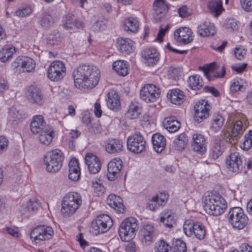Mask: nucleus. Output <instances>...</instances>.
I'll use <instances>...</instances> for the list:
<instances>
[{
	"instance_id": "53",
	"label": "nucleus",
	"mask_w": 252,
	"mask_h": 252,
	"mask_svg": "<svg viewBox=\"0 0 252 252\" xmlns=\"http://www.w3.org/2000/svg\"><path fill=\"white\" fill-rule=\"evenodd\" d=\"M61 41L60 35L59 33L50 34L47 37L46 42L48 45H55L58 44Z\"/></svg>"
},
{
	"instance_id": "21",
	"label": "nucleus",
	"mask_w": 252,
	"mask_h": 252,
	"mask_svg": "<svg viewBox=\"0 0 252 252\" xmlns=\"http://www.w3.org/2000/svg\"><path fill=\"white\" fill-rule=\"evenodd\" d=\"M142 57L145 59V63L147 65L153 66L159 60V54L153 48L145 49L142 53Z\"/></svg>"
},
{
	"instance_id": "44",
	"label": "nucleus",
	"mask_w": 252,
	"mask_h": 252,
	"mask_svg": "<svg viewBox=\"0 0 252 252\" xmlns=\"http://www.w3.org/2000/svg\"><path fill=\"white\" fill-rule=\"evenodd\" d=\"M124 30L132 32H136L138 30V21L133 18H128L125 22Z\"/></svg>"
},
{
	"instance_id": "39",
	"label": "nucleus",
	"mask_w": 252,
	"mask_h": 252,
	"mask_svg": "<svg viewBox=\"0 0 252 252\" xmlns=\"http://www.w3.org/2000/svg\"><path fill=\"white\" fill-rule=\"evenodd\" d=\"M188 137L185 133H182L176 137L174 140V149L182 151L186 147Z\"/></svg>"
},
{
	"instance_id": "42",
	"label": "nucleus",
	"mask_w": 252,
	"mask_h": 252,
	"mask_svg": "<svg viewBox=\"0 0 252 252\" xmlns=\"http://www.w3.org/2000/svg\"><path fill=\"white\" fill-rule=\"evenodd\" d=\"M140 114V109L138 104L131 102L126 112V117L130 119H134L138 118Z\"/></svg>"
},
{
	"instance_id": "32",
	"label": "nucleus",
	"mask_w": 252,
	"mask_h": 252,
	"mask_svg": "<svg viewBox=\"0 0 252 252\" xmlns=\"http://www.w3.org/2000/svg\"><path fill=\"white\" fill-rule=\"evenodd\" d=\"M117 44L118 49L122 53L128 54L133 51V42L129 38L118 39Z\"/></svg>"
},
{
	"instance_id": "14",
	"label": "nucleus",
	"mask_w": 252,
	"mask_h": 252,
	"mask_svg": "<svg viewBox=\"0 0 252 252\" xmlns=\"http://www.w3.org/2000/svg\"><path fill=\"white\" fill-rule=\"evenodd\" d=\"M210 108V106L207 101L201 100L197 102L194 107L195 111L194 121L199 123L208 118L209 116V111Z\"/></svg>"
},
{
	"instance_id": "8",
	"label": "nucleus",
	"mask_w": 252,
	"mask_h": 252,
	"mask_svg": "<svg viewBox=\"0 0 252 252\" xmlns=\"http://www.w3.org/2000/svg\"><path fill=\"white\" fill-rule=\"evenodd\" d=\"M113 225V220L111 217L102 214L98 216L91 224L92 232L95 235L107 232Z\"/></svg>"
},
{
	"instance_id": "36",
	"label": "nucleus",
	"mask_w": 252,
	"mask_h": 252,
	"mask_svg": "<svg viewBox=\"0 0 252 252\" xmlns=\"http://www.w3.org/2000/svg\"><path fill=\"white\" fill-rule=\"evenodd\" d=\"M63 26L66 29H72L74 27L79 29L83 27V24L81 21L76 20L73 15L68 14L66 17Z\"/></svg>"
},
{
	"instance_id": "22",
	"label": "nucleus",
	"mask_w": 252,
	"mask_h": 252,
	"mask_svg": "<svg viewBox=\"0 0 252 252\" xmlns=\"http://www.w3.org/2000/svg\"><path fill=\"white\" fill-rule=\"evenodd\" d=\"M167 198L168 196L165 193L161 192L159 195L154 196L147 203L146 207L150 210L155 211L164 205Z\"/></svg>"
},
{
	"instance_id": "51",
	"label": "nucleus",
	"mask_w": 252,
	"mask_h": 252,
	"mask_svg": "<svg viewBox=\"0 0 252 252\" xmlns=\"http://www.w3.org/2000/svg\"><path fill=\"white\" fill-rule=\"evenodd\" d=\"M40 228L42 230V234L44 237V240L50 239L54 234L52 228L46 225H39Z\"/></svg>"
},
{
	"instance_id": "17",
	"label": "nucleus",
	"mask_w": 252,
	"mask_h": 252,
	"mask_svg": "<svg viewBox=\"0 0 252 252\" xmlns=\"http://www.w3.org/2000/svg\"><path fill=\"white\" fill-rule=\"evenodd\" d=\"M242 126V121H236L233 125L231 132L230 133L229 131H226L224 133L226 141L231 144L236 143L238 138L243 133Z\"/></svg>"
},
{
	"instance_id": "63",
	"label": "nucleus",
	"mask_w": 252,
	"mask_h": 252,
	"mask_svg": "<svg viewBox=\"0 0 252 252\" xmlns=\"http://www.w3.org/2000/svg\"><path fill=\"white\" fill-rule=\"evenodd\" d=\"M168 28L169 26L168 25H166L164 28H163L161 26H160L158 32L157 34L156 39L159 41L160 42H161L163 40V37L164 36L166 31L168 30Z\"/></svg>"
},
{
	"instance_id": "1",
	"label": "nucleus",
	"mask_w": 252,
	"mask_h": 252,
	"mask_svg": "<svg viewBox=\"0 0 252 252\" xmlns=\"http://www.w3.org/2000/svg\"><path fill=\"white\" fill-rule=\"evenodd\" d=\"M100 71L93 65L82 64L73 72L74 85L76 87L92 89L98 83Z\"/></svg>"
},
{
	"instance_id": "29",
	"label": "nucleus",
	"mask_w": 252,
	"mask_h": 252,
	"mask_svg": "<svg viewBox=\"0 0 252 252\" xmlns=\"http://www.w3.org/2000/svg\"><path fill=\"white\" fill-rule=\"evenodd\" d=\"M108 99L106 100L108 107L115 111H118L121 107L119 95L116 91H110L107 94Z\"/></svg>"
},
{
	"instance_id": "11",
	"label": "nucleus",
	"mask_w": 252,
	"mask_h": 252,
	"mask_svg": "<svg viewBox=\"0 0 252 252\" xmlns=\"http://www.w3.org/2000/svg\"><path fill=\"white\" fill-rule=\"evenodd\" d=\"M160 89L153 84H146L140 91V98L147 103L153 102L159 97Z\"/></svg>"
},
{
	"instance_id": "26",
	"label": "nucleus",
	"mask_w": 252,
	"mask_h": 252,
	"mask_svg": "<svg viewBox=\"0 0 252 252\" xmlns=\"http://www.w3.org/2000/svg\"><path fill=\"white\" fill-rule=\"evenodd\" d=\"M152 142L154 150L158 153H161L165 148V138L159 133H156L153 135Z\"/></svg>"
},
{
	"instance_id": "24",
	"label": "nucleus",
	"mask_w": 252,
	"mask_h": 252,
	"mask_svg": "<svg viewBox=\"0 0 252 252\" xmlns=\"http://www.w3.org/2000/svg\"><path fill=\"white\" fill-rule=\"evenodd\" d=\"M29 91L28 99L30 101L38 106H42L44 103V100L40 89L37 87H31Z\"/></svg>"
},
{
	"instance_id": "23",
	"label": "nucleus",
	"mask_w": 252,
	"mask_h": 252,
	"mask_svg": "<svg viewBox=\"0 0 252 252\" xmlns=\"http://www.w3.org/2000/svg\"><path fill=\"white\" fill-rule=\"evenodd\" d=\"M49 125H46L44 117L42 115H37L33 117L31 123V129L34 134L40 133Z\"/></svg>"
},
{
	"instance_id": "33",
	"label": "nucleus",
	"mask_w": 252,
	"mask_h": 252,
	"mask_svg": "<svg viewBox=\"0 0 252 252\" xmlns=\"http://www.w3.org/2000/svg\"><path fill=\"white\" fill-rule=\"evenodd\" d=\"M197 33L204 37L214 35L215 33L214 26L210 22H204L198 26Z\"/></svg>"
},
{
	"instance_id": "19",
	"label": "nucleus",
	"mask_w": 252,
	"mask_h": 252,
	"mask_svg": "<svg viewBox=\"0 0 252 252\" xmlns=\"http://www.w3.org/2000/svg\"><path fill=\"white\" fill-rule=\"evenodd\" d=\"M224 198L219 193L210 192L208 195H204L203 197L202 202L203 204V208L205 212H211L210 209L211 205L218 203L220 205L221 201H223Z\"/></svg>"
},
{
	"instance_id": "54",
	"label": "nucleus",
	"mask_w": 252,
	"mask_h": 252,
	"mask_svg": "<svg viewBox=\"0 0 252 252\" xmlns=\"http://www.w3.org/2000/svg\"><path fill=\"white\" fill-rule=\"evenodd\" d=\"M224 26L226 29H230L233 31H236L238 29V22L233 18L226 20Z\"/></svg>"
},
{
	"instance_id": "49",
	"label": "nucleus",
	"mask_w": 252,
	"mask_h": 252,
	"mask_svg": "<svg viewBox=\"0 0 252 252\" xmlns=\"http://www.w3.org/2000/svg\"><path fill=\"white\" fill-rule=\"evenodd\" d=\"M223 152L222 148L220 143H215L212 147L210 155L213 159H217L220 156Z\"/></svg>"
},
{
	"instance_id": "43",
	"label": "nucleus",
	"mask_w": 252,
	"mask_h": 252,
	"mask_svg": "<svg viewBox=\"0 0 252 252\" xmlns=\"http://www.w3.org/2000/svg\"><path fill=\"white\" fill-rule=\"evenodd\" d=\"M224 119L220 115L215 114L212 118L211 129L214 131H220L224 124Z\"/></svg>"
},
{
	"instance_id": "46",
	"label": "nucleus",
	"mask_w": 252,
	"mask_h": 252,
	"mask_svg": "<svg viewBox=\"0 0 252 252\" xmlns=\"http://www.w3.org/2000/svg\"><path fill=\"white\" fill-rule=\"evenodd\" d=\"M252 147V130H250L247 134L244 136V141L241 148L244 150L247 151Z\"/></svg>"
},
{
	"instance_id": "15",
	"label": "nucleus",
	"mask_w": 252,
	"mask_h": 252,
	"mask_svg": "<svg viewBox=\"0 0 252 252\" xmlns=\"http://www.w3.org/2000/svg\"><path fill=\"white\" fill-rule=\"evenodd\" d=\"M122 164V160L119 158H115L108 163L107 177L109 181H114L119 176Z\"/></svg>"
},
{
	"instance_id": "6",
	"label": "nucleus",
	"mask_w": 252,
	"mask_h": 252,
	"mask_svg": "<svg viewBox=\"0 0 252 252\" xmlns=\"http://www.w3.org/2000/svg\"><path fill=\"white\" fill-rule=\"evenodd\" d=\"M185 233L188 236L194 235L196 239L201 240L206 235L205 226L200 222L186 220L183 226Z\"/></svg>"
},
{
	"instance_id": "30",
	"label": "nucleus",
	"mask_w": 252,
	"mask_h": 252,
	"mask_svg": "<svg viewBox=\"0 0 252 252\" xmlns=\"http://www.w3.org/2000/svg\"><path fill=\"white\" fill-rule=\"evenodd\" d=\"M123 142L121 140L116 139L108 140L105 145V150L110 154H114L121 152L123 150Z\"/></svg>"
},
{
	"instance_id": "2",
	"label": "nucleus",
	"mask_w": 252,
	"mask_h": 252,
	"mask_svg": "<svg viewBox=\"0 0 252 252\" xmlns=\"http://www.w3.org/2000/svg\"><path fill=\"white\" fill-rule=\"evenodd\" d=\"M82 204L81 196L76 192H69L63 197L61 212L64 216L73 214Z\"/></svg>"
},
{
	"instance_id": "18",
	"label": "nucleus",
	"mask_w": 252,
	"mask_h": 252,
	"mask_svg": "<svg viewBox=\"0 0 252 252\" xmlns=\"http://www.w3.org/2000/svg\"><path fill=\"white\" fill-rule=\"evenodd\" d=\"M191 30L187 27H181L174 32V38L180 43L187 44L191 42L193 38Z\"/></svg>"
},
{
	"instance_id": "58",
	"label": "nucleus",
	"mask_w": 252,
	"mask_h": 252,
	"mask_svg": "<svg viewBox=\"0 0 252 252\" xmlns=\"http://www.w3.org/2000/svg\"><path fill=\"white\" fill-rule=\"evenodd\" d=\"M39 207L40 204L38 202V200L36 199L33 200L30 199L27 205V207L29 212H35L37 210Z\"/></svg>"
},
{
	"instance_id": "38",
	"label": "nucleus",
	"mask_w": 252,
	"mask_h": 252,
	"mask_svg": "<svg viewBox=\"0 0 252 252\" xmlns=\"http://www.w3.org/2000/svg\"><path fill=\"white\" fill-rule=\"evenodd\" d=\"M39 23L42 28L47 29L53 25L54 20L50 13L44 12L41 14Z\"/></svg>"
},
{
	"instance_id": "59",
	"label": "nucleus",
	"mask_w": 252,
	"mask_h": 252,
	"mask_svg": "<svg viewBox=\"0 0 252 252\" xmlns=\"http://www.w3.org/2000/svg\"><path fill=\"white\" fill-rule=\"evenodd\" d=\"M178 13L179 16L182 18H187L191 14L189 8L185 5L182 6L178 9Z\"/></svg>"
},
{
	"instance_id": "41",
	"label": "nucleus",
	"mask_w": 252,
	"mask_h": 252,
	"mask_svg": "<svg viewBox=\"0 0 252 252\" xmlns=\"http://www.w3.org/2000/svg\"><path fill=\"white\" fill-rule=\"evenodd\" d=\"M16 52V49L13 46H6L2 48L0 51V60L5 63L9 60Z\"/></svg>"
},
{
	"instance_id": "37",
	"label": "nucleus",
	"mask_w": 252,
	"mask_h": 252,
	"mask_svg": "<svg viewBox=\"0 0 252 252\" xmlns=\"http://www.w3.org/2000/svg\"><path fill=\"white\" fill-rule=\"evenodd\" d=\"M221 204H215L211 205L210 211L211 212H206L207 214L213 216H219L222 214L227 208V203L224 199L223 201H221Z\"/></svg>"
},
{
	"instance_id": "10",
	"label": "nucleus",
	"mask_w": 252,
	"mask_h": 252,
	"mask_svg": "<svg viewBox=\"0 0 252 252\" xmlns=\"http://www.w3.org/2000/svg\"><path fill=\"white\" fill-rule=\"evenodd\" d=\"M66 74V67L63 62L60 61L53 62L47 71L48 78L54 82H57L63 78Z\"/></svg>"
},
{
	"instance_id": "61",
	"label": "nucleus",
	"mask_w": 252,
	"mask_h": 252,
	"mask_svg": "<svg viewBox=\"0 0 252 252\" xmlns=\"http://www.w3.org/2000/svg\"><path fill=\"white\" fill-rule=\"evenodd\" d=\"M230 89L231 92L236 93L239 91H243L245 90V88L243 85L240 84L238 81H236L232 83Z\"/></svg>"
},
{
	"instance_id": "56",
	"label": "nucleus",
	"mask_w": 252,
	"mask_h": 252,
	"mask_svg": "<svg viewBox=\"0 0 252 252\" xmlns=\"http://www.w3.org/2000/svg\"><path fill=\"white\" fill-rule=\"evenodd\" d=\"M164 127L169 132H173V117H170L166 118L163 121Z\"/></svg>"
},
{
	"instance_id": "50",
	"label": "nucleus",
	"mask_w": 252,
	"mask_h": 252,
	"mask_svg": "<svg viewBox=\"0 0 252 252\" xmlns=\"http://www.w3.org/2000/svg\"><path fill=\"white\" fill-rule=\"evenodd\" d=\"M10 116V121L16 122L17 121L23 119L25 116L18 110L15 108H11L9 113Z\"/></svg>"
},
{
	"instance_id": "9",
	"label": "nucleus",
	"mask_w": 252,
	"mask_h": 252,
	"mask_svg": "<svg viewBox=\"0 0 252 252\" xmlns=\"http://www.w3.org/2000/svg\"><path fill=\"white\" fill-rule=\"evenodd\" d=\"M12 66L15 72H30L34 69L35 63L33 59L30 57L19 56L14 60Z\"/></svg>"
},
{
	"instance_id": "7",
	"label": "nucleus",
	"mask_w": 252,
	"mask_h": 252,
	"mask_svg": "<svg viewBox=\"0 0 252 252\" xmlns=\"http://www.w3.org/2000/svg\"><path fill=\"white\" fill-rule=\"evenodd\" d=\"M146 141L140 132H136L127 139V148L134 154H140L146 150Z\"/></svg>"
},
{
	"instance_id": "48",
	"label": "nucleus",
	"mask_w": 252,
	"mask_h": 252,
	"mask_svg": "<svg viewBox=\"0 0 252 252\" xmlns=\"http://www.w3.org/2000/svg\"><path fill=\"white\" fill-rule=\"evenodd\" d=\"M217 64L216 63H212L209 64H207L204 66H199V69L203 70L205 76L208 78V80H210V73L213 72L214 70L216 68Z\"/></svg>"
},
{
	"instance_id": "34",
	"label": "nucleus",
	"mask_w": 252,
	"mask_h": 252,
	"mask_svg": "<svg viewBox=\"0 0 252 252\" xmlns=\"http://www.w3.org/2000/svg\"><path fill=\"white\" fill-rule=\"evenodd\" d=\"M208 8L216 17L219 16L223 10L220 0H209Z\"/></svg>"
},
{
	"instance_id": "3",
	"label": "nucleus",
	"mask_w": 252,
	"mask_h": 252,
	"mask_svg": "<svg viewBox=\"0 0 252 252\" xmlns=\"http://www.w3.org/2000/svg\"><path fill=\"white\" fill-rule=\"evenodd\" d=\"M138 228V221L136 218L129 217L125 219L119 229V235L122 240L129 242L133 239Z\"/></svg>"
},
{
	"instance_id": "12",
	"label": "nucleus",
	"mask_w": 252,
	"mask_h": 252,
	"mask_svg": "<svg viewBox=\"0 0 252 252\" xmlns=\"http://www.w3.org/2000/svg\"><path fill=\"white\" fill-rule=\"evenodd\" d=\"M226 165L230 171L236 174L241 172L244 168L241 157L238 152L232 153L228 156Z\"/></svg>"
},
{
	"instance_id": "60",
	"label": "nucleus",
	"mask_w": 252,
	"mask_h": 252,
	"mask_svg": "<svg viewBox=\"0 0 252 252\" xmlns=\"http://www.w3.org/2000/svg\"><path fill=\"white\" fill-rule=\"evenodd\" d=\"M32 13V10L29 7L23 8L21 10H17L15 14L19 17H24L29 16Z\"/></svg>"
},
{
	"instance_id": "52",
	"label": "nucleus",
	"mask_w": 252,
	"mask_h": 252,
	"mask_svg": "<svg viewBox=\"0 0 252 252\" xmlns=\"http://www.w3.org/2000/svg\"><path fill=\"white\" fill-rule=\"evenodd\" d=\"M186 243L181 239H177L174 244V252H187Z\"/></svg>"
},
{
	"instance_id": "31",
	"label": "nucleus",
	"mask_w": 252,
	"mask_h": 252,
	"mask_svg": "<svg viewBox=\"0 0 252 252\" xmlns=\"http://www.w3.org/2000/svg\"><path fill=\"white\" fill-rule=\"evenodd\" d=\"M39 134V141L45 145H49L54 136V129L51 126H47L45 130Z\"/></svg>"
},
{
	"instance_id": "4",
	"label": "nucleus",
	"mask_w": 252,
	"mask_h": 252,
	"mask_svg": "<svg viewBox=\"0 0 252 252\" xmlns=\"http://www.w3.org/2000/svg\"><path fill=\"white\" fill-rule=\"evenodd\" d=\"M63 158V154L60 150L56 149L48 152L44 158L47 170L52 173L58 172L62 166Z\"/></svg>"
},
{
	"instance_id": "47",
	"label": "nucleus",
	"mask_w": 252,
	"mask_h": 252,
	"mask_svg": "<svg viewBox=\"0 0 252 252\" xmlns=\"http://www.w3.org/2000/svg\"><path fill=\"white\" fill-rule=\"evenodd\" d=\"M186 99L184 93L178 89H174V105H180Z\"/></svg>"
},
{
	"instance_id": "13",
	"label": "nucleus",
	"mask_w": 252,
	"mask_h": 252,
	"mask_svg": "<svg viewBox=\"0 0 252 252\" xmlns=\"http://www.w3.org/2000/svg\"><path fill=\"white\" fill-rule=\"evenodd\" d=\"M169 6L165 0H155L153 4V17L155 23L161 22L164 18Z\"/></svg>"
},
{
	"instance_id": "20",
	"label": "nucleus",
	"mask_w": 252,
	"mask_h": 252,
	"mask_svg": "<svg viewBox=\"0 0 252 252\" xmlns=\"http://www.w3.org/2000/svg\"><path fill=\"white\" fill-rule=\"evenodd\" d=\"M86 164L91 173L96 174L101 169V163L98 158L91 153L86 154L85 158Z\"/></svg>"
},
{
	"instance_id": "40",
	"label": "nucleus",
	"mask_w": 252,
	"mask_h": 252,
	"mask_svg": "<svg viewBox=\"0 0 252 252\" xmlns=\"http://www.w3.org/2000/svg\"><path fill=\"white\" fill-rule=\"evenodd\" d=\"M188 84L192 90H199L203 85L202 79L198 75H193L189 77Z\"/></svg>"
},
{
	"instance_id": "16",
	"label": "nucleus",
	"mask_w": 252,
	"mask_h": 252,
	"mask_svg": "<svg viewBox=\"0 0 252 252\" xmlns=\"http://www.w3.org/2000/svg\"><path fill=\"white\" fill-rule=\"evenodd\" d=\"M191 147L193 151L202 155L206 152V142L204 136L199 133L192 135Z\"/></svg>"
},
{
	"instance_id": "27",
	"label": "nucleus",
	"mask_w": 252,
	"mask_h": 252,
	"mask_svg": "<svg viewBox=\"0 0 252 252\" xmlns=\"http://www.w3.org/2000/svg\"><path fill=\"white\" fill-rule=\"evenodd\" d=\"M107 204L119 213H123L124 205L122 199L119 196L111 194L107 199Z\"/></svg>"
},
{
	"instance_id": "5",
	"label": "nucleus",
	"mask_w": 252,
	"mask_h": 252,
	"mask_svg": "<svg viewBox=\"0 0 252 252\" xmlns=\"http://www.w3.org/2000/svg\"><path fill=\"white\" fill-rule=\"evenodd\" d=\"M229 222L234 228L243 229L247 224L249 219L243 210L239 207L232 208L227 215Z\"/></svg>"
},
{
	"instance_id": "25",
	"label": "nucleus",
	"mask_w": 252,
	"mask_h": 252,
	"mask_svg": "<svg viewBox=\"0 0 252 252\" xmlns=\"http://www.w3.org/2000/svg\"><path fill=\"white\" fill-rule=\"evenodd\" d=\"M69 166V179L73 181H77L80 176V169L79 163L76 158H72L68 163Z\"/></svg>"
},
{
	"instance_id": "55",
	"label": "nucleus",
	"mask_w": 252,
	"mask_h": 252,
	"mask_svg": "<svg viewBox=\"0 0 252 252\" xmlns=\"http://www.w3.org/2000/svg\"><path fill=\"white\" fill-rule=\"evenodd\" d=\"M155 252H169V245L164 240H160L156 244Z\"/></svg>"
},
{
	"instance_id": "64",
	"label": "nucleus",
	"mask_w": 252,
	"mask_h": 252,
	"mask_svg": "<svg viewBox=\"0 0 252 252\" xmlns=\"http://www.w3.org/2000/svg\"><path fill=\"white\" fill-rule=\"evenodd\" d=\"M246 53V52L245 49L240 47H236L234 50L235 57L239 60H241L243 59Z\"/></svg>"
},
{
	"instance_id": "35",
	"label": "nucleus",
	"mask_w": 252,
	"mask_h": 252,
	"mask_svg": "<svg viewBox=\"0 0 252 252\" xmlns=\"http://www.w3.org/2000/svg\"><path fill=\"white\" fill-rule=\"evenodd\" d=\"M127 62L117 61L113 63V68L119 75L125 76L128 74Z\"/></svg>"
},
{
	"instance_id": "57",
	"label": "nucleus",
	"mask_w": 252,
	"mask_h": 252,
	"mask_svg": "<svg viewBox=\"0 0 252 252\" xmlns=\"http://www.w3.org/2000/svg\"><path fill=\"white\" fill-rule=\"evenodd\" d=\"M173 217L170 214L166 215L160 217V221L163 223V224L168 228H171L173 226L172 219Z\"/></svg>"
},
{
	"instance_id": "28",
	"label": "nucleus",
	"mask_w": 252,
	"mask_h": 252,
	"mask_svg": "<svg viewBox=\"0 0 252 252\" xmlns=\"http://www.w3.org/2000/svg\"><path fill=\"white\" fill-rule=\"evenodd\" d=\"M140 233L142 242L147 244L148 243L152 241L155 234V228L152 225H144L141 229Z\"/></svg>"
},
{
	"instance_id": "62",
	"label": "nucleus",
	"mask_w": 252,
	"mask_h": 252,
	"mask_svg": "<svg viewBox=\"0 0 252 252\" xmlns=\"http://www.w3.org/2000/svg\"><path fill=\"white\" fill-rule=\"evenodd\" d=\"M242 8L246 11H252V0H240Z\"/></svg>"
},
{
	"instance_id": "45",
	"label": "nucleus",
	"mask_w": 252,
	"mask_h": 252,
	"mask_svg": "<svg viewBox=\"0 0 252 252\" xmlns=\"http://www.w3.org/2000/svg\"><path fill=\"white\" fill-rule=\"evenodd\" d=\"M42 231L40 228L39 225L33 228L30 233V237L31 240L33 241H43L44 237L43 236L42 233Z\"/></svg>"
}]
</instances>
